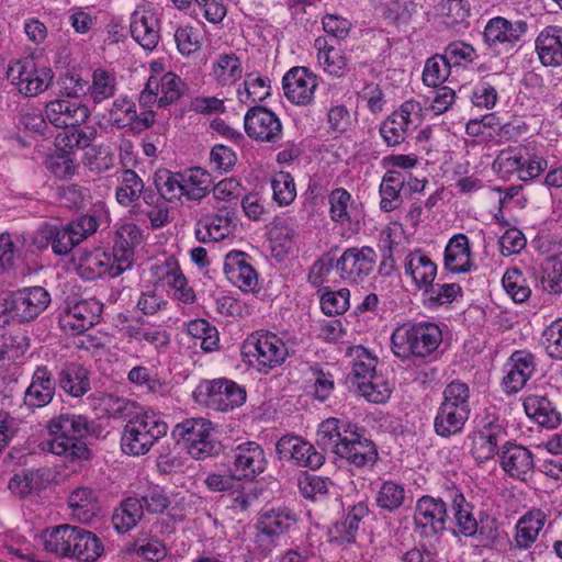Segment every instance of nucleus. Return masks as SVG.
Segmentation results:
<instances>
[{
  "label": "nucleus",
  "mask_w": 562,
  "mask_h": 562,
  "mask_svg": "<svg viewBox=\"0 0 562 562\" xmlns=\"http://www.w3.org/2000/svg\"><path fill=\"white\" fill-rule=\"evenodd\" d=\"M41 540L47 552L82 562H94L104 552L98 536L79 526L65 524L47 528Z\"/></svg>",
  "instance_id": "f257e3e1"
},
{
  "label": "nucleus",
  "mask_w": 562,
  "mask_h": 562,
  "mask_svg": "<svg viewBox=\"0 0 562 562\" xmlns=\"http://www.w3.org/2000/svg\"><path fill=\"white\" fill-rule=\"evenodd\" d=\"M276 452L280 460H285L300 468L317 470L325 462V456L299 436H282L276 445Z\"/></svg>",
  "instance_id": "dca6fc26"
},
{
  "label": "nucleus",
  "mask_w": 562,
  "mask_h": 562,
  "mask_svg": "<svg viewBox=\"0 0 562 562\" xmlns=\"http://www.w3.org/2000/svg\"><path fill=\"white\" fill-rule=\"evenodd\" d=\"M132 37L145 49H154L159 41V21L150 11H134L130 25Z\"/></svg>",
  "instance_id": "473e14b6"
},
{
  "label": "nucleus",
  "mask_w": 562,
  "mask_h": 562,
  "mask_svg": "<svg viewBox=\"0 0 562 562\" xmlns=\"http://www.w3.org/2000/svg\"><path fill=\"white\" fill-rule=\"evenodd\" d=\"M181 172L164 169L155 173L154 182L159 194L167 201L179 200L183 194Z\"/></svg>",
  "instance_id": "49530a36"
},
{
  "label": "nucleus",
  "mask_w": 562,
  "mask_h": 562,
  "mask_svg": "<svg viewBox=\"0 0 562 562\" xmlns=\"http://www.w3.org/2000/svg\"><path fill=\"white\" fill-rule=\"evenodd\" d=\"M244 126L246 134L255 140L277 143L282 136L279 117L261 105H255L246 112Z\"/></svg>",
  "instance_id": "6ab92c4d"
},
{
  "label": "nucleus",
  "mask_w": 562,
  "mask_h": 562,
  "mask_svg": "<svg viewBox=\"0 0 562 562\" xmlns=\"http://www.w3.org/2000/svg\"><path fill=\"white\" fill-rule=\"evenodd\" d=\"M44 113L48 123L57 128L81 126L90 117V110L86 104L64 98L47 102Z\"/></svg>",
  "instance_id": "4be33fe9"
},
{
  "label": "nucleus",
  "mask_w": 562,
  "mask_h": 562,
  "mask_svg": "<svg viewBox=\"0 0 562 562\" xmlns=\"http://www.w3.org/2000/svg\"><path fill=\"white\" fill-rule=\"evenodd\" d=\"M270 95L269 79L248 75L244 81V89H238V97L243 103H257Z\"/></svg>",
  "instance_id": "13d9d810"
},
{
  "label": "nucleus",
  "mask_w": 562,
  "mask_h": 562,
  "mask_svg": "<svg viewBox=\"0 0 562 562\" xmlns=\"http://www.w3.org/2000/svg\"><path fill=\"white\" fill-rule=\"evenodd\" d=\"M158 106L165 108L178 101L187 90L186 83L175 72H166L160 78L157 77Z\"/></svg>",
  "instance_id": "a18cd8bd"
},
{
  "label": "nucleus",
  "mask_w": 562,
  "mask_h": 562,
  "mask_svg": "<svg viewBox=\"0 0 562 562\" xmlns=\"http://www.w3.org/2000/svg\"><path fill=\"white\" fill-rule=\"evenodd\" d=\"M544 516H541V513H538V518L533 519L532 515L522 516L516 528V547L519 549L529 548L537 539L539 531L543 527Z\"/></svg>",
  "instance_id": "3c124183"
},
{
  "label": "nucleus",
  "mask_w": 562,
  "mask_h": 562,
  "mask_svg": "<svg viewBox=\"0 0 562 562\" xmlns=\"http://www.w3.org/2000/svg\"><path fill=\"white\" fill-rule=\"evenodd\" d=\"M50 295L43 286H31L0 297V326L10 322L29 323L49 305Z\"/></svg>",
  "instance_id": "423d86ee"
},
{
  "label": "nucleus",
  "mask_w": 562,
  "mask_h": 562,
  "mask_svg": "<svg viewBox=\"0 0 562 562\" xmlns=\"http://www.w3.org/2000/svg\"><path fill=\"white\" fill-rule=\"evenodd\" d=\"M56 379L47 366H38L24 393V404L32 409L47 406L54 398Z\"/></svg>",
  "instance_id": "cd10ccee"
},
{
  "label": "nucleus",
  "mask_w": 562,
  "mask_h": 562,
  "mask_svg": "<svg viewBox=\"0 0 562 562\" xmlns=\"http://www.w3.org/2000/svg\"><path fill=\"white\" fill-rule=\"evenodd\" d=\"M224 273L229 282L244 291H252L258 285V273L250 263V257L238 250L229 251L224 261Z\"/></svg>",
  "instance_id": "bb28decb"
},
{
  "label": "nucleus",
  "mask_w": 562,
  "mask_h": 562,
  "mask_svg": "<svg viewBox=\"0 0 562 562\" xmlns=\"http://www.w3.org/2000/svg\"><path fill=\"white\" fill-rule=\"evenodd\" d=\"M72 515L81 521H89L98 509L97 496L91 488H76L68 498Z\"/></svg>",
  "instance_id": "37998d69"
},
{
  "label": "nucleus",
  "mask_w": 562,
  "mask_h": 562,
  "mask_svg": "<svg viewBox=\"0 0 562 562\" xmlns=\"http://www.w3.org/2000/svg\"><path fill=\"white\" fill-rule=\"evenodd\" d=\"M155 276L175 290V296L186 303L191 304L195 300L192 288L188 286L178 261L175 257H168L162 263L153 267Z\"/></svg>",
  "instance_id": "c756f323"
},
{
  "label": "nucleus",
  "mask_w": 562,
  "mask_h": 562,
  "mask_svg": "<svg viewBox=\"0 0 562 562\" xmlns=\"http://www.w3.org/2000/svg\"><path fill=\"white\" fill-rule=\"evenodd\" d=\"M98 227L99 222L94 214L80 215L66 226L45 224L40 228L35 244L38 248L50 245L55 255L65 256L83 239L94 234Z\"/></svg>",
  "instance_id": "20e7f679"
},
{
  "label": "nucleus",
  "mask_w": 562,
  "mask_h": 562,
  "mask_svg": "<svg viewBox=\"0 0 562 562\" xmlns=\"http://www.w3.org/2000/svg\"><path fill=\"white\" fill-rule=\"evenodd\" d=\"M273 199L279 205H289L296 196L294 179L288 172H279L271 181Z\"/></svg>",
  "instance_id": "69168bd1"
},
{
  "label": "nucleus",
  "mask_w": 562,
  "mask_h": 562,
  "mask_svg": "<svg viewBox=\"0 0 562 562\" xmlns=\"http://www.w3.org/2000/svg\"><path fill=\"white\" fill-rule=\"evenodd\" d=\"M48 430L53 437L49 441L50 452L70 461L89 458L85 439L93 432L94 423L86 416L61 414L48 423Z\"/></svg>",
  "instance_id": "f03ea898"
},
{
  "label": "nucleus",
  "mask_w": 562,
  "mask_h": 562,
  "mask_svg": "<svg viewBox=\"0 0 562 562\" xmlns=\"http://www.w3.org/2000/svg\"><path fill=\"white\" fill-rule=\"evenodd\" d=\"M404 269L416 288L425 291L434 283L438 267L423 250L416 249L406 256Z\"/></svg>",
  "instance_id": "7c9ffc66"
},
{
  "label": "nucleus",
  "mask_w": 562,
  "mask_h": 562,
  "mask_svg": "<svg viewBox=\"0 0 562 562\" xmlns=\"http://www.w3.org/2000/svg\"><path fill=\"white\" fill-rule=\"evenodd\" d=\"M501 469L512 479L526 482L535 469L532 452L514 441H505L498 451Z\"/></svg>",
  "instance_id": "412c9836"
},
{
  "label": "nucleus",
  "mask_w": 562,
  "mask_h": 562,
  "mask_svg": "<svg viewBox=\"0 0 562 562\" xmlns=\"http://www.w3.org/2000/svg\"><path fill=\"white\" fill-rule=\"evenodd\" d=\"M524 408L528 417L544 428L555 429L561 425V414L547 396L537 394L527 396Z\"/></svg>",
  "instance_id": "f704fd0d"
},
{
  "label": "nucleus",
  "mask_w": 562,
  "mask_h": 562,
  "mask_svg": "<svg viewBox=\"0 0 562 562\" xmlns=\"http://www.w3.org/2000/svg\"><path fill=\"white\" fill-rule=\"evenodd\" d=\"M296 515L286 507L261 510L255 524V543L261 553H269L282 536L296 525Z\"/></svg>",
  "instance_id": "1a4fd4ad"
},
{
  "label": "nucleus",
  "mask_w": 562,
  "mask_h": 562,
  "mask_svg": "<svg viewBox=\"0 0 562 562\" xmlns=\"http://www.w3.org/2000/svg\"><path fill=\"white\" fill-rule=\"evenodd\" d=\"M360 394L372 403H385L393 391L391 383L381 375L374 374L367 381L358 382Z\"/></svg>",
  "instance_id": "864d4df0"
},
{
  "label": "nucleus",
  "mask_w": 562,
  "mask_h": 562,
  "mask_svg": "<svg viewBox=\"0 0 562 562\" xmlns=\"http://www.w3.org/2000/svg\"><path fill=\"white\" fill-rule=\"evenodd\" d=\"M241 353L251 367L267 374L285 361L288 348L276 334L256 331L244 341Z\"/></svg>",
  "instance_id": "6e6552de"
},
{
  "label": "nucleus",
  "mask_w": 562,
  "mask_h": 562,
  "mask_svg": "<svg viewBox=\"0 0 562 562\" xmlns=\"http://www.w3.org/2000/svg\"><path fill=\"white\" fill-rule=\"evenodd\" d=\"M471 415L470 387L459 380L448 383L442 391V401L434 418V432L450 439L463 432Z\"/></svg>",
  "instance_id": "7ed1b4c3"
},
{
  "label": "nucleus",
  "mask_w": 562,
  "mask_h": 562,
  "mask_svg": "<svg viewBox=\"0 0 562 562\" xmlns=\"http://www.w3.org/2000/svg\"><path fill=\"white\" fill-rule=\"evenodd\" d=\"M116 89V79L113 74L95 69L92 74V82L89 83L88 94L94 103L110 99L114 95Z\"/></svg>",
  "instance_id": "8fccbe9b"
},
{
  "label": "nucleus",
  "mask_w": 562,
  "mask_h": 562,
  "mask_svg": "<svg viewBox=\"0 0 562 562\" xmlns=\"http://www.w3.org/2000/svg\"><path fill=\"white\" fill-rule=\"evenodd\" d=\"M536 50L546 67L562 65V27L548 26L536 40Z\"/></svg>",
  "instance_id": "72a5a7b5"
},
{
  "label": "nucleus",
  "mask_w": 562,
  "mask_h": 562,
  "mask_svg": "<svg viewBox=\"0 0 562 562\" xmlns=\"http://www.w3.org/2000/svg\"><path fill=\"white\" fill-rule=\"evenodd\" d=\"M228 461L229 472L237 481H254L268 465L265 450L255 441H246L235 447L228 454Z\"/></svg>",
  "instance_id": "f8f14e48"
},
{
  "label": "nucleus",
  "mask_w": 562,
  "mask_h": 562,
  "mask_svg": "<svg viewBox=\"0 0 562 562\" xmlns=\"http://www.w3.org/2000/svg\"><path fill=\"white\" fill-rule=\"evenodd\" d=\"M187 333L193 338L201 340V348L211 352L218 347V331L207 321L198 318L190 321L187 325Z\"/></svg>",
  "instance_id": "4d7b16f0"
},
{
  "label": "nucleus",
  "mask_w": 562,
  "mask_h": 562,
  "mask_svg": "<svg viewBox=\"0 0 562 562\" xmlns=\"http://www.w3.org/2000/svg\"><path fill=\"white\" fill-rule=\"evenodd\" d=\"M376 252L369 246L347 248L336 261L340 278L347 283H360L374 270Z\"/></svg>",
  "instance_id": "2eb2a0df"
},
{
  "label": "nucleus",
  "mask_w": 562,
  "mask_h": 562,
  "mask_svg": "<svg viewBox=\"0 0 562 562\" xmlns=\"http://www.w3.org/2000/svg\"><path fill=\"white\" fill-rule=\"evenodd\" d=\"M537 285L550 294L562 293V260L547 257L536 273Z\"/></svg>",
  "instance_id": "a19ab883"
},
{
  "label": "nucleus",
  "mask_w": 562,
  "mask_h": 562,
  "mask_svg": "<svg viewBox=\"0 0 562 562\" xmlns=\"http://www.w3.org/2000/svg\"><path fill=\"white\" fill-rule=\"evenodd\" d=\"M525 282L522 273L517 268L508 269L502 279L505 291L517 303L526 302L530 297L531 290Z\"/></svg>",
  "instance_id": "680f3d73"
},
{
  "label": "nucleus",
  "mask_w": 562,
  "mask_h": 562,
  "mask_svg": "<svg viewBox=\"0 0 562 562\" xmlns=\"http://www.w3.org/2000/svg\"><path fill=\"white\" fill-rule=\"evenodd\" d=\"M336 456L356 468H372L379 458L376 446L359 431L357 425L340 445H336Z\"/></svg>",
  "instance_id": "f3484780"
},
{
  "label": "nucleus",
  "mask_w": 562,
  "mask_h": 562,
  "mask_svg": "<svg viewBox=\"0 0 562 562\" xmlns=\"http://www.w3.org/2000/svg\"><path fill=\"white\" fill-rule=\"evenodd\" d=\"M451 509L456 526L453 533L456 536L475 537L479 533L482 539L494 540L496 538V529L492 526L483 525L479 528V522L473 515V505L467 501L462 493L454 495Z\"/></svg>",
  "instance_id": "5701e85b"
},
{
  "label": "nucleus",
  "mask_w": 562,
  "mask_h": 562,
  "mask_svg": "<svg viewBox=\"0 0 562 562\" xmlns=\"http://www.w3.org/2000/svg\"><path fill=\"white\" fill-rule=\"evenodd\" d=\"M405 187V177L402 172L389 170L380 184L381 196L380 209L383 212H391L402 203L401 190Z\"/></svg>",
  "instance_id": "ea45409f"
},
{
  "label": "nucleus",
  "mask_w": 562,
  "mask_h": 562,
  "mask_svg": "<svg viewBox=\"0 0 562 562\" xmlns=\"http://www.w3.org/2000/svg\"><path fill=\"white\" fill-rule=\"evenodd\" d=\"M378 359L369 353L364 348H360L353 360L351 374L355 383L367 381L375 373Z\"/></svg>",
  "instance_id": "338daca9"
},
{
  "label": "nucleus",
  "mask_w": 562,
  "mask_h": 562,
  "mask_svg": "<svg viewBox=\"0 0 562 562\" xmlns=\"http://www.w3.org/2000/svg\"><path fill=\"white\" fill-rule=\"evenodd\" d=\"M194 396L198 402L212 409L228 412L241 406L246 402L247 393L244 386L233 380L220 378L201 381Z\"/></svg>",
  "instance_id": "9d476101"
},
{
  "label": "nucleus",
  "mask_w": 562,
  "mask_h": 562,
  "mask_svg": "<svg viewBox=\"0 0 562 562\" xmlns=\"http://www.w3.org/2000/svg\"><path fill=\"white\" fill-rule=\"evenodd\" d=\"M282 83L284 94L292 103L307 105L313 101L317 79L306 67L291 68L284 75Z\"/></svg>",
  "instance_id": "b1692460"
},
{
  "label": "nucleus",
  "mask_w": 562,
  "mask_h": 562,
  "mask_svg": "<svg viewBox=\"0 0 562 562\" xmlns=\"http://www.w3.org/2000/svg\"><path fill=\"white\" fill-rule=\"evenodd\" d=\"M471 248L467 235L456 234L446 245L443 267L452 273H467L472 269Z\"/></svg>",
  "instance_id": "2f4dec72"
},
{
  "label": "nucleus",
  "mask_w": 562,
  "mask_h": 562,
  "mask_svg": "<svg viewBox=\"0 0 562 562\" xmlns=\"http://www.w3.org/2000/svg\"><path fill=\"white\" fill-rule=\"evenodd\" d=\"M212 423L205 418H189L177 424L172 437L182 442L194 459H204L215 453L216 446L211 438Z\"/></svg>",
  "instance_id": "9b49d317"
},
{
  "label": "nucleus",
  "mask_w": 562,
  "mask_h": 562,
  "mask_svg": "<svg viewBox=\"0 0 562 562\" xmlns=\"http://www.w3.org/2000/svg\"><path fill=\"white\" fill-rule=\"evenodd\" d=\"M46 469H27L22 473L14 474L8 484L9 490L20 496L25 497L33 491L41 490L44 486Z\"/></svg>",
  "instance_id": "79ce46f5"
},
{
  "label": "nucleus",
  "mask_w": 562,
  "mask_h": 562,
  "mask_svg": "<svg viewBox=\"0 0 562 562\" xmlns=\"http://www.w3.org/2000/svg\"><path fill=\"white\" fill-rule=\"evenodd\" d=\"M368 514L369 508L362 502L350 507L345 518L337 521L330 529V541L337 544L355 542L359 524Z\"/></svg>",
  "instance_id": "c9c22d12"
},
{
  "label": "nucleus",
  "mask_w": 562,
  "mask_h": 562,
  "mask_svg": "<svg viewBox=\"0 0 562 562\" xmlns=\"http://www.w3.org/2000/svg\"><path fill=\"white\" fill-rule=\"evenodd\" d=\"M351 194L344 188L334 189L328 195L330 218L339 224L350 222L348 205Z\"/></svg>",
  "instance_id": "0e129e2a"
},
{
  "label": "nucleus",
  "mask_w": 562,
  "mask_h": 562,
  "mask_svg": "<svg viewBox=\"0 0 562 562\" xmlns=\"http://www.w3.org/2000/svg\"><path fill=\"white\" fill-rule=\"evenodd\" d=\"M448 517L447 504L440 497L424 495L415 506V531L422 537H435L446 530Z\"/></svg>",
  "instance_id": "4468645a"
},
{
  "label": "nucleus",
  "mask_w": 562,
  "mask_h": 562,
  "mask_svg": "<svg viewBox=\"0 0 562 562\" xmlns=\"http://www.w3.org/2000/svg\"><path fill=\"white\" fill-rule=\"evenodd\" d=\"M527 22L519 20L510 22L503 16L491 19L483 32L484 43L494 49H512L521 36L527 32Z\"/></svg>",
  "instance_id": "aec40b11"
},
{
  "label": "nucleus",
  "mask_w": 562,
  "mask_h": 562,
  "mask_svg": "<svg viewBox=\"0 0 562 562\" xmlns=\"http://www.w3.org/2000/svg\"><path fill=\"white\" fill-rule=\"evenodd\" d=\"M542 344L550 358L562 359V319L553 322L544 329Z\"/></svg>",
  "instance_id": "774afa93"
},
{
  "label": "nucleus",
  "mask_w": 562,
  "mask_h": 562,
  "mask_svg": "<svg viewBox=\"0 0 562 562\" xmlns=\"http://www.w3.org/2000/svg\"><path fill=\"white\" fill-rule=\"evenodd\" d=\"M144 190V182L132 169H124L121 175V184L115 190L119 204L128 206L136 202Z\"/></svg>",
  "instance_id": "c03bdc74"
},
{
  "label": "nucleus",
  "mask_w": 562,
  "mask_h": 562,
  "mask_svg": "<svg viewBox=\"0 0 562 562\" xmlns=\"http://www.w3.org/2000/svg\"><path fill=\"white\" fill-rule=\"evenodd\" d=\"M55 379L58 387L71 397H82L91 389L90 373L79 362L65 363Z\"/></svg>",
  "instance_id": "c85d7f7f"
},
{
  "label": "nucleus",
  "mask_w": 562,
  "mask_h": 562,
  "mask_svg": "<svg viewBox=\"0 0 562 562\" xmlns=\"http://www.w3.org/2000/svg\"><path fill=\"white\" fill-rule=\"evenodd\" d=\"M442 341V333L434 323H418L397 327L391 337L393 353L402 359L411 356L425 358L432 353Z\"/></svg>",
  "instance_id": "39448f33"
},
{
  "label": "nucleus",
  "mask_w": 562,
  "mask_h": 562,
  "mask_svg": "<svg viewBox=\"0 0 562 562\" xmlns=\"http://www.w3.org/2000/svg\"><path fill=\"white\" fill-rule=\"evenodd\" d=\"M507 437L503 422L493 415H487L477 429V438L473 442L471 453L477 463H484L498 457L499 442Z\"/></svg>",
  "instance_id": "a211bd4d"
},
{
  "label": "nucleus",
  "mask_w": 562,
  "mask_h": 562,
  "mask_svg": "<svg viewBox=\"0 0 562 562\" xmlns=\"http://www.w3.org/2000/svg\"><path fill=\"white\" fill-rule=\"evenodd\" d=\"M376 505L387 512L400 508L405 501V490L401 484L385 481L376 494Z\"/></svg>",
  "instance_id": "bf43d9fd"
},
{
  "label": "nucleus",
  "mask_w": 562,
  "mask_h": 562,
  "mask_svg": "<svg viewBox=\"0 0 562 562\" xmlns=\"http://www.w3.org/2000/svg\"><path fill=\"white\" fill-rule=\"evenodd\" d=\"M183 194L189 201L200 202L209 195L213 183L212 177L205 169L193 167L181 172Z\"/></svg>",
  "instance_id": "4c0bfd02"
},
{
  "label": "nucleus",
  "mask_w": 562,
  "mask_h": 562,
  "mask_svg": "<svg viewBox=\"0 0 562 562\" xmlns=\"http://www.w3.org/2000/svg\"><path fill=\"white\" fill-rule=\"evenodd\" d=\"M59 97L76 101L88 94L89 81L81 78L79 74L67 71L59 75L57 79Z\"/></svg>",
  "instance_id": "6e6d98bb"
},
{
  "label": "nucleus",
  "mask_w": 562,
  "mask_h": 562,
  "mask_svg": "<svg viewBox=\"0 0 562 562\" xmlns=\"http://www.w3.org/2000/svg\"><path fill=\"white\" fill-rule=\"evenodd\" d=\"M408 125L398 114H391L381 123L380 134L387 146H396L404 142Z\"/></svg>",
  "instance_id": "052dcab7"
},
{
  "label": "nucleus",
  "mask_w": 562,
  "mask_h": 562,
  "mask_svg": "<svg viewBox=\"0 0 562 562\" xmlns=\"http://www.w3.org/2000/svg\"><path fill=\"white\" fill-rule=\"evenodd\" d=\"M458 295H462V288L458 283L431 284L423 293L424 304L435 307L453 302Z\"/></svg>",
  "instance_id": "603ef678"
},
{
  "label": "nucleus",
  "mask_w": 562,
  "mask_h": 562,
  "mask_svg": "<svg viewBox=\"0 0 562 562\" xmlns=\"http://www.w3.org/2000/svg\"><path fill=\"white\" fill-rule=\"evenodd\" d=\"M241 63L235 54L220 55L214 66V76L220 85H233L241 78Z\"/></svg>",
  "instance_id": "09e8293b"
},
{
  "label": "nucleus",
  "mask_w": 562,
  "mask_h": 562,
  "mask_svg": "<svg viewBox=\"0 0 562 562\" xmlns=\"http://www.w3.org/2000/svg\"><path fill=\"white\" fill-rule=\"evenodd\" d=\"M234 215V211L227 206L220 207L214 214L202 215L195 224V238L200 243L223 240L232 233Z\"/></svg>",
  "instance_id": "393cba45"
},
{
  "label": "nucleus",
  "mask_w": 562,
  "mask_h": 562,
  "mask_svg": "<svg viewBox=\"0 0 562 562\" xmlns=\"http://www.w3.org/2000/svg\"><path fill=\"white\" fill-rule=\"evenodd\" d=\"M168 425L154 412L130 419L121 439L122 450L132 456H143L153 445L166 436Z\"/></svg>",
  "instance_id": "0eeeda50"
},
{
  "label": "nucleus",
  "mask_w": 562,
  "mask_h": 562,
  "mask_svg": "<svg viewBox=\"0 0 562 562\" xmlns=\"http://www.w3.org/2000/svg\"><path fill=\"white\" fill-rule=\"evenodd\" d=\"M355 427V424L330 417L323 420L316 432V442L323 449H330L336 454V445H340Z\"/></svg>",
  "instance_id": "e433bc0d"
},
{
  "label": "nucleus",
  "mask_w": 562,
  "mask_h": 562,
  "mask_svg": "<svg viewBox=\"0 0 562 562\" xmlns=\"http://www.w3.org/2000/svg\"><path fill=\"white\" fill-rule=\"evenodd\" d=\"M103 304L95 299L82 300L68 305L58 316V324L67 335H81L98 324Z\"/></svg>",
  "instance_id": "ddd939ff"
},
{
  "label": "nucleus",
  "mask_w": 562,
  "mask_h": 562,
  "mask_svg": "<svg viewBox=\"0 0 562 562\" xmlns=\"http://www.w3.org/2000/svg\"><path fill=\"white\" fill-rule=\"evenodd\" d=\"M144 505L138 497H127L112 515V524L119 533H125L134 528L143 518Z\"/></svg>",
  "instance_id": "58836bf2"
},
{
  "label": "nucleus",
  "mask_w": 562,
  "mask_h": 562,
  "mask_svg": "<svg viewBox=\"0 0 562 562\" xmlns=\"http://www.w3.org/2000/svg\"><path fill=\"white\" fill-rule=\"evenodd\" d=\"M450 70L451 66L443 55H435L425 63L423 82L428 87L439 88L448 79Z\"/></svg>",
  "instance_id": "5fc2aeb1"
},
{
  "label": "nucleus",
  "mask_w": 562,
  "mask_h": 562,
  "mask_svg": "<svg viewBox=\"0 0 562 562\" xmlns=\"http://www.w3.org/2000/svg\"><path fill=\"white\" fill-rule=\"evenodd\" d=\"M502 384L507 394L519 392L536 370L535 356L527 350H516L508 358Z\"/></svg>",
  "instance_id": "a878e982"
},
{
  "label": "nucleus",
  "mask_w": 562,
  "mask_h": 562,
  "mask_svg": "<svg viewBox=\"0 0 562 562\" xmlns=\"http://www.w3.org/2000/svg\"><path fill=\"white\" fill-rule=\"evenodd\" d=\"M350 291L346 288L338 291L326 290L321 296L322 311L329 316L340 315L349 308Z\"/></svg>",
  "instance_id": "e2e57ef3"
},
{
  "label": "nucleus",
  "mask_w": 562,
  "mask_h": 562,
  "mask_svg": "<svg viewBox=\"0 0 562 562\" xmlns=\"http://www.w3.org/2000/svg\"><path fill=\"white\" fill-rule=\"evenodd\" d=\"M54 79V72L48 67L37 68L34 63V71L24 75L20 92L25 97H35L48 89Z\"/></svg>",
  "instance_id": "de8ad7c7"
}]
</instances>
